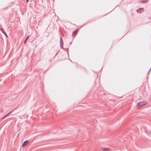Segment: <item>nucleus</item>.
Here are the masks:
<instances>
[{
    "instance_id": "2",
    "label": "nucleus",
    "mask_w": 151,
    "mask_h": 151,
    "mask_svg": "<svg viewBox=\"0 0 151 151\" xmlns=\"http://www.w3.org/2000/svg\"><path fill=\"white\" fill-rule=\"evenodd\" d=\"M146 104V103L145 102H139L138 104L137 105L139 106H142L143 105H144L145 104Z\"/></svg>"
},
{
    "instance_id": "3",
    "label": "nucleus",
    "mask_w": 151,
    "mask_h": 151,
    "mask_svg": "<svg viewBox=\"0 0 151 151\" xmlns=\"http://www.w3.org/2000/svg\"><path fill=\"white\" fill-rule=\"evenodd\" d=\"M29 143V141L28 140H26L24 142L22 145V147H24V146L27 145Z\"/></svg>"
},
{
    "instance_id": "14",
    "label": "nucleus",
    "mask_w": 151,
    "mask_h": 151,
    "mask_svg": "<svg viewBox=\"0 0 151 151\" xmlns=\"http://www.w3.org/2000/svg\"><path fill=\"white\" fill-rule=\"evenodd\" d=\"M150 69H150L149 71H150Z\"/></svg>"
},
{
    "instance_id": "6",
    "label": "nucleus",
    "mask_w": 151,
    "mask_h": 151,
    "mask_svg": "<svg viewBox=\"0 0 151 151\" xmlns=\"http://www.w3.org/2000/svg\"><path fill=\"white\" fill-rule=\"evenodd\" d=\"M148 1V0H142L141 1V2L142 3H147Z\"/></svg>"
},
{
    "instance_id": "5",
    "label": "nucleus",
    "mask_w": 151,
    "mask_h": 151,
    "mask_svg": "<svg viewBox=\"0 0 151 151\" xmlns=\"http://www.w3.org/2000/svg\"><path fill=\"white\" fill-rule=\"evenodd\" d=\"M102 150L104 151H110V149L109 148H102Z\"/></svg>"
},
{
    "instance_id": "10",
    "label": "nucleus",
    "mask_w": 151,
    "mask_h": 151,
    "mask_svg": "<svg viewBox=\"0 0 151 151\" xmlns=\"http://www.w3.org/2000/svg\"><path fill=\"white\" fill-rule=\"evenodd\" d=\"M8 115H7V114L5 116H4L2 119H4L7 116H8Z\"/></svg>"
},
{
    "instance_id": "13",
    "label": "nucleus",
    "mask_w": 151,
    "mask_h": 151,
    "mask_svg": "<svg viewBox=\"0 0 151 151\" xmlns=\"http://www.w3.org/2000/svg\"><path fill=\"white\" fill-rule=\"evenodd\" d=\"M29 0H26V1L27 2H28L29 1Z\"/></svg>"
},
{
    "instance_id": "9",
    "label": "nucleus",
    "mask_w": 151,
    "mask_h": 151,
    "mask_svg": "<svg viewBox=\"0 0 151 151\" xmlns=\"http://www.w3.org/2000/svg\"><path fill=\"white\" fill-rule=\"evenodd\" d=\"M140 11L143 12L144 11L143 8H140L139 9Z\"/></svg>"
},
{
    "instance_id": "7",
    "label": "nucleus",
    "mask_w": 151,
    "mask_h": 151,
    "mask_svg": "<svg viewBox=\"0 0 151 151\" xmlns=\"http://www.w3.org/2000/svg\"><path fill=\"white\" fill-rule=\"evenodd\" d=\"M78 30H77L76 29L75 31L73 32L72 33V35L73 36L74 35H75L76 33H77Z\"/></svg>"
},
{
    "instance_id": "4",
    "label": "nucleus",
    "mask_w": 151,
    "mask_h": 151,
    "mask_svg": "<svg viewBox=\"0 0 151 151\" xmlns=\"http://www.w3.org/2000/svg\"><path fill=\"white\" fill-rule=\"evenodd\" d=\"M0 30L5 35L6 37H8L6 33L5 32L4 29L3 28H0Z\"/></svg>"
},
{
    "instance_id": "1",
    "label": "nucleus",
    "mask_w": 151,
    "mask_h": 151,
    "mask_svg": "<svg viewBox=\"0 0 151 151\" xmlns=\"http://www.w3.org/2000/svg\"><path fill=\"white\" fill-rule=\"evenodd\" d=\"M60 45L61 48L63 49V39L61 37H60Z\"/></svg>"
},
{
    "instance_id": "11",
    "label": "nucleus",
    "mask_w": 151,
    "mask_h": 151,
    "mask_svg": "<svg viewBox=\"0 0 151 151\" xmlns=\"http://www.w3.org/2000/svg\"><path fill=\"white\" fill-rule=\"evenodd\" d=\"M13 111H14L13 110H12L11 111H10V112L11 114L13 112Z\"/></svg>"
},
{
    "instance_id": "12",
    "label": "nucleus",
    "mask_w": 151,
    "mask_h": 151,
    "mask_svg": "<svg viewBox=\"0 0 151 151\" xmlns=\"http://www.w3.org/2000/svg\"><path fill=\"white\" fill-rule=\"evenodd\" d=\"M11 113H10V112H9L8 114H7V115H9Z\"/></svg>"
},
{
    "instance_id": "8",
    "label": "nucleus",
    "mask_w": 151,
    "mask_h": 151,
    "mask_svg": "<svg viewBox=\"0 0 151 151\" xmlns=\"http://www.w3.org/2000/svg\"><path fill=\"white\" fill-rule=\"evenodd\" d=\"M29 36H28L25 39V40L24 41V44L26 43L27 42V40H28V39L29 38Z\"/></svg>"
}]
</instances>
